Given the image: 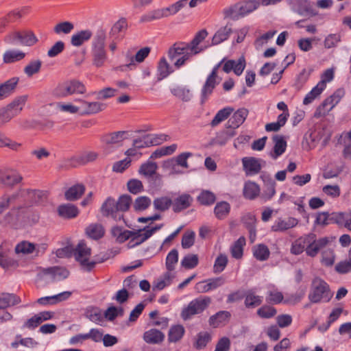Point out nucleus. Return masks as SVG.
I'll return each instance as SVG.
<instances>
[{
	"instance_id": "25",
	"label": "nucleus",
	"mask_w": 351,
	"mask_h": 351,
	"mask_svg": "<svg viewBox=\"0 0 351 351\" xmlns=\"http://www.w3.org/2000/svg\"><path fill=\"white\" fill-rule=\"evenodd\" d=\"M193 201L192 197L189 194H182L172 202L173 210L175 213H179L189 208Z\"/></svg>"
},
{
	"instance_id": "49",
	"label": "nucleus",
	"mask_w": 351,
	"mask_h": 351,
	"mask_svg": "<svg viewBox=\"0 0 351 351\" xmlns=\"http://www.w3.org/2000/svg\"><path fill=\"white\" fill-rule=\"evenodd\" d=\"M192 155L193 154L191 152H183L177 156L176 158L168 160V165H178V166L187 169L189 168L187 159L192 156Z\"/></svg>"
},
{
	"instance_id": "44",
	"label": "nucleus",
	"mask_w": 351,
	"mask_h": 351,
	"mask_svg": "<svg viewBox=\"0 0 351 351\" xmlns=\"http://www.w3.org/2000/svg\"><path fill=\"white\" fill-rule=\"evenodd\" d=\"M232 112L233 108L231 107L223 108L219 110L210 123L211 126H217L221 122L228 119Z\"/></svg>"
},
{
	"instance_id": "8",
	"label": "nucleus",
	"mask_w": 351,
	"mask_h": 351,
	"mask_svg": "<svg viewBox=\"0 0 351 351\" xmlns=\"http://www.w3.org/2000/svg\"><path fill=\"white\" fill-rule=\"evenodd\" d=\"M223 58L221 62L216 64L211 73L208 75L204 84L201 90V103L204 104L213 93L216 86L219 83L220 79L217 76V71L221 64L224 62Z\"/></svg>"
},
{
	"instance_id": "38",
	"label": "nucleus",
	"mask_w": 351,
	"mask_h": 351,
	"mask_svg": "<svg viewBox=\"0 0 351 351\" xmlns=\"http://www.w3.org/2000/svg\"><path fill=\"white\" fill-rule=\"evenodd\" d=\"M151 48L149 47H145L140 50H138L134 56L130 57V62L127 64L125 66L130 69H132L133 66H135L134 62L141 63L143 62L145 59L148 56L150 53Z\"/></svg>"
},
{
	"instance_id": "50",
	"label": "nucleus",
	"mask_w": 351,
	"mask_h": 351,
	"mask_svg": "<svg viewBox=\"0 0 351 351\" xmlns=\"http://www.w3.org/2000/svg\"><path fill=\"white\" fill-rule=\"evenodd\" d=\"M158 166L155 162L147 161L141 165L139 168L138 173L145 177H152L157 170Z\"/></svg>"
},
{
	"instance_id": "36",
	"label": "nucleus",
	"mask_w": 351,
	"mask_h": 351,
	"mask_svg": "<svg viewBox=\"0 0 351 351\" xmlns=\"http://www.w3.org/2000/svg\"><path fill=\"white\" fill-rule=\"evenodd\" d=\"M84 191L85 187L83 184L73 185L65 192V198L69 201H75L79 199Z\"/></svg>"
},
{
	"instance_id": "45",
	"label": "nucleus",
	"mask_w": 351,
	"mask_h": 351,
	"mask_svg": "<svg viewBox=\"0 0 351 351\" xmlns=\"http://www.w3.org/2000/svg\"><path fill=\"white\" fill-rule=\"evenodd\" d=\"M164 17H167V10L165 8L152 10L146 14L142 16L141 21L142 22H149L154 20H158Z\"/></svg>"
},
{
	"instance_id": "4",
	"label": "nucleus",
	"mask_w": 351,
	"mask_h": 351,
	"mask_svg": "<svg viewBox=\"0 0 351 351\" xmlns=\"http://www.w3.org/2000/svg\"><path fill=\"white\" fill-rule=\"evenodd\" d=\"M167 56L169 60L173 62V66L178 69L184 66L194 54L188 48L186 43L178 42L169 49Z\"/></svg>"
},
{
	"instance_id": "15",
	"label": "nucleus",
	"mask_w": 351,
	"mask_h": 351,
	"mask_svg": "<svg viewBox=\"0 0 351 351\" xmlns=\"http://www.w3.org/2000/svg\"><path fill=\"white\" fill-rule=\"evenodd\" d=\"M71 295V291H63L56 295L40 298L36 302L42 306L53 305L66 300Z\"/></svg>"
},
{
	"instance_id": "40",
	"label": "nucleus",
	"mask_w": 351,
	"mask_h": 351,
	"mask_svg": "<svg viewBox=\"0 0 351 351\" xmlns=\"http://www.w3.org/2000/svg\"><path fill=\"white\" fill-rule=\"evenodd\" d=\"M239 5H240V11L244 17L256 10L259 7L260 3L257 0H246L239 2Z\"/></svg>"
},
{
	"instance_id": "51",
	"label": "nucleus",
	"mask_w": 351,
	"mask_h": 351,
	"mask_svg": "<svg viewBox=\"0 0 351 351\" xmlns=\"http://www.w3.org/2000/svg\"><path fill=\"white\" fill-rule=\"evenodd\" d=\"M223 14L225 18H230L234 21L243 17L241 12L240 11V5H239V3L224 9Z\"/></svg>"
},
{
	"instance_id": "28",
	"label": "nucleus",
	"mask_w": 351,
	"mask_h": 351,
	"mask_svg": "<svg viewBox=\"0 0 351 351\" xmlns=\"http://www.w3.org/2000/svg\"><path fill=\"white\" fill-rule=\"evenodd\" d=\"M298 222V220L293 217H289L285 219H278L274 223L271 229L275 232L285 231L295 227Z\"/></svg>"
},
{
	"instance_id": "18",
	"label": "nucleus",
	"mask_w": 351,
	"mask_h": 351,
	"mask_svg": "<svg viewBox=\"0 0 351 351\" xmlns=\"http://www.w3.org/2000/svg\"><path fill=\"white\" fill-rule=\"evenodd\" d=\"M244 304L247 308H254L261 305L263 302V296L256 294L254 289H250L244 293Z\"/></svg>"
},
{
	"instance_id": "64",
	"label": "nucleus",
	"mask_w": 351,
	"mask_h": 351,
	"mask_svg": "<svg viewBox=\"0 0 351 351\" xmlns=\"http://www.w3.org/2000/svg\"><path fill=\"white\" fill-rule=\"evenodd\" d=\"M335 270L339 274H346L351 272V261L344 260L337 263Z\"/></svg>"
},
{
	"instance_id": "42",
	"label": "nucleus",
	"mask_w": 351,
	"mask_h": 351,
	"mask_svg": "<svg viewBox=\"0 0 351 351\" xmlns=\"http://www.w3.org/2000/svg\"><path fill=\"white\" fill-rule=\"evenodd\" d=\"M171 205V199L167 196L157 197L153 202L154 209L160 212L168 210Z\"/></svg>"
},
{
	"instance_id": "20",
	"label": "nucleus",
	"mask_w": 351,
	"mask_h": 351,
	"mask_svg": "<svg viewBox=\"0 0 351 351\" xmlns=\"http://www.w3.org/2000/svg\"><path fill=\"white\" fill-rule=\"evenodd\" d=\"M338 102L332 96L326 98L322 104L319 106L315 113L314 117L320 118L326 115L337 104Z\"/></svg>"
},
{
	"instance_id": "27",
	"label": "nucleus",
	"mask_w": 351,
	"mask_h": 351,
	"mask_svg": "<svg viewBox=\"0 0 351 351\" xmlns=\"http://www.w3.org/2000/svg\"><path fill=\"white\" fill-rule=\"evenodd\" d=\"M283 294L275 286L269 285L267 287L266 300L271 304H278L281 302L288 303L287 300H284Z\"/></svg>"
},
{
	"instance_id": "53",
	"label": "nucleus",
	"mask_w": 351,
	"mask_h": 351,
	"mask_svg": "<svg viewBox=\"0 0 351 351\" xmlns=\"http://www.w3.org/2000/svg\"><path fill=\"white\" fill-rule=\"evenodd\" d=\"M42 66V61L40 60H34L30 61L24 68V73L28 76L32 77L34 74L38 73Z\"/></svg>"
},
{
	"instance_id": "61",
	"label": "nucleus",
	"mask_w": 351,
	"mask_h": 351,
	"mask_svg": "<svg viewBox=\"0 0 351 351\" xmlns=\"http://www.w3.org/2000/svg\"><path fill=\"white\" fill-rule=\"evenodd\" d=\"M86 107L85 115H89L103 111L106 108V105L98 101H88Z\"/></svg>"
},
{
	"instance_id": "33",
	"label": "nucleus",
	"mask_w": 351,
	"mask_h": 351,
	"mask_svg": "<svg viewBox=\"0 0 351 351\" xmlns=\"http://www.w3.org/2000/svg\"><path fill=\"white\" fill-rule=\"evenodd\" d=\"M158 80H162L173 72V69L167 62L165 57L160 58L157 67Z\"/></svg>"
},
{
	"instance_id": "55",
	"label": "nucleus",
	"mask_w": 351,
	"mask_h": 351,
	"mask_svg": "<svg viewBox=\"0 0 351 351\" xmlns=\"http://www.w3.org/2000/svg\"><path fill=\"white\" fill-rule=\"evenodd\" d=\"M341 40V36L339 33L328 34L324 39V45L326 49H331L338 46Z\"/></svg>"
},
{
	"instance_id": "7",
	"label": "nucleus",
	"mask_w": 351,
	"mask_h": 351,
	"mask_svg": "<svg viewBox=\"0 0 351 351\" xmlns=\"http://www.w3.org/2000/svg\"><path fill=\"white\" fill-rule=\"evenodd\" d=\"M211 302L208 296H201L191 300L181 311L180 316L184 321L189 320L195 315L202 313Z\"/></svg>"
},
{
	"instance_id": "21",
	"label": "nucleus",
	"mask_w": 351,
	"mask_h": 351,
	"mask_svg": "<svg viewBox=\"0 0 351 351\" xmlns=\"http://www.w3.org/2000/svg\"><path fill=\"white\" fill-rule=\"evenodd\" d=\"M208 32L202 29L197 32L193 39L190 43H186L188 48L192 51V53L196 55L203 51V48L199 47V44L206 38Z\"/></svg>"
},
{
	"instance_id": "12",
	"label": "nucleus",
	"mask_w": 351,
	"mask_h": 351,
	"mask_svg": "<svg viewBox=\"0 0 351 351\" xmlns=\"http://www.w3.org/2000/svg\"><path fill=\"white\" fill-rule=\"evenodd\" d=\"M101 213L105 217H111L118 221L123 219V215L118 213L117 203L114 198L109 197L102 204Z\"/></svg>"
},
{
	"instance_id": "46",
	"label": "nucleus",
	"mask_w": 351,
	"mask_h": 351,
	"mask_svg": "<svg viewBox=\"0 0 351 351\" xmlns=\"http://www.w3.org/2000/svg\"><path fill=\"white\" fill-rule=\"evenodd\" d=\"M171 93L183 101H189L192 97L191 90L185 86H177L171 90Z\"/></svg>"
},
{
	"instance_id": "47",
	"label": "nucleus",
	"mask_w": 351,
	"mask_h": 351,
	"mask_svg": "<svg viewBox=\"0 0 351 351\" xmlns=\"http://www.w3.org/2000/svg\"><path fill=\"white\" fill-rule=\"evenodd\" d=\"M253 254L257 260L264 261L269 258L270 252L267 246L260 243L254 247Z\"/></svg>"
},
{
	"instance_id": "56",
	"label": "nucleus",
	"mask_w": 351,
	"mask_h": 351,
	"mask_svg": "<svg viewBox=\"0 0 351 351\" xmlns=\"http://www.w3.org/2000/svg\"><path fill=\"white\" fill-rule=\"evenodd\" d=\"M151 203L152 201L149 197L147 196H141L135 199L133 207L136 211H143L149 208Z\"/></svg>"
},
{
	"instance_id": "39",
	"label": "nucleus",
	"mask_w": 351,
	"mask_h": 351,
	"mask_svg": "<svg viewBox=\"0 0 351 351\" xmlns=\"http://www.w3.org/2000/svg\"><path fill=\"white\" fill-rule=\"evenodd\" d=\"M211 340V335L208 332L202 331L197 334L193 347L197 350L204 348L208 343Z\"/></svg>"
},
{
	"instance_id": "1",
	"label": "nucleus",
	"mask_w": 351,
	"mask_h": 351,
	"mask_svg": "<svg viewBox=\"0 0 351 351\" xmlns=\"http://www.w3.org/2000/svg\"><path fill=\"white\" fill-rule=\"evenodd\" d=\"M73 258L77 262L82 269L90 272L99 263H103L109 258V256L104 254L102 257L99 256H91V249L88 247L86 243H78L74 246Z\"/></svg>"
},
{
	"instance_id": "37",
	"label": "nucleus",
	"mask_w": 351,
	"mask_h": 351,
	"mask_svg": "<svg viewBox=\"0 0 351 351\" xmlns=\"http://www.w3.org/2000/svg\"><path fill=\"white\" fill-rule=\"evenodd\" d=\"M58 211L60 216L69 219L74 218L78 214L77 208L70 204L60 205Z\"/></svg>"
},
{
	"instance_id": "58",
	"label": "nucleus",
	"mask_w": 351,
	"mask_h": 351,
	"mask_svg": "<svg viewBox=\"0 0 351 351\" xmlns=\"http://www.w3.org/2000/svg\"><path fill=\"white\" fill-rule=\"evenodd\" d=\"M257 315L263 319H270L274 317L276 313V309L269 305H263L257 310Z\"/></svg>"
},
{
	"instance_id": "52",
	"label": "nucleus",
	"mask_w": 351,
	"mask_h": 351,
	"mask_svg": "<svg viewBox=\"0 0 351 351\" xmlns=\"http://www.w3.org/2000/svg\"><path fill=\"white\" fill-rule=\"evenodd\" d=\"M175 277L173 272L167 271L164 276L158 279L154 285V289L158 290H162L165 287L169 286Z\"/></svg>"
},
{
	"instance_id": "34",
	"label": "nucleus",
	"mask_w": 351,
	"mask_h": 351,
	"mask_svg": "<svg viewBox=\"0 0 351 351\" xmlns=\"http://www.w3.org/2000/svg\"><path fill=\"white\" fill-rule=\"evenodd\" d=\"M260 193L259 186L254 182L247 181L243 187V196L249 199H254Z\"/></svg>"
},
{
	"instance_id": "57",
	"label": "nucleus",
	"mask_w": 351,
	"mask_h": 351,
	"mask_svg": "<svg viewBox=\"0 0 351 351\" xmlns=\"http://www.w3.org/2000/svg\"><path fill=\"white\" fill-rule=\"evenodd\" d=\"M178 261V252L176 250H172L169 252L166 258V267L168 271L172 272Z\"/></svg>"
},
{
	"instance_id": "48",
	"label": "nucleus",
	"mask_w": 351,
	"mask_h": 351,
	"mask_svg": "<svg viewBox=\"0 0 351 351\" xmlns=\"http://www.w3.org/2000/svg\"><path fill=\"white\" fill-rule=\"evenodd\" d=\"M230 317V313L226 311H221L212 315L209 318V324L213 327H217L220 324L228 320Z\"/></svg>"
},
{
	"instance_id": "35",
	"label": "nucleus",
	"mask_w": 351,
	"mask_h": 351,
	"mask_svg": "<svg viewBox=\"0 0 351 351\" xmlns=\"http://www.w3.org/2000/svg\"><path fill=\"white\" fill-rule=\"evenodd\" d=\"M185 329L182 325L171 326L168 333V340L171 343H176L183 337Z\"/></svg>"
},
{
	"instance_id": "62",
	"label": "nucleus",
	"mask_w": 351,
	"mask_h": 351,
	"mask_svg": "<svg viewBox=\"0 0 351 351\" xmlns=\"http://www.w3.org/2000/svg\"><path fill=\"white\" fill-rule=\"evenodd\" d=\"M38 39L35 34L32 32H21L20 43L26 46H32Z\"/></svg>"
},
{
	"instance_id": "31",
	"label": "nucleus",
	"mask_w": 351,
	"mask_h": 351,
	"mask_svg": "<svg viewBox=\"0 0 351 351\" xmlns=\"http://www.w3.org/2000/svg\"><path fill=\"white\" fill-rule=\"evenodd\" d=\"M21 302L19 297L13 293H3L0 294V310Z\"/></svg>"
},
{
	"instance_id": "59",
	"label": "nucleus",
	"mask_w": 351,
	"mask_h": 351,
	"mask_svg": "<svg viewBox=\"0 0 351 351\" xmlns=\"http://www.w3.org/2000/svg\"><path fill=\"white\" fill-rule=\"evenodd\" d=\"M228 264V258L227 256L223 254H219L217 258L215 259V261L213 265V272L215 274H219L222 272L226 265Z\"/></svg>"
},
{
	"instance_id": "60",
	"label": "nucleus",
	"mask_w": 351,
	"mask_h": 351,
	"mask_svg": "<svg viewBox=\"0 0 351 351\" xmlns=\"http://www.w3.org/2000/svg\"><path fill=\"white\" fill-rule=\"evenodd\" d=\"M67 243L68 244L66 246L59 248L55 251V254L58 258H69L73 257L74 245L70 243Z\"/></svg>"
},
{
	"instance_id": "63",
	"label": "nucleus",
	"mask_w": 351,
	"mask_h": 351,
	"mask_svg": "<svg viewBox=\"0 0 351 351\" xmlns=\"http://www.w3.org/2000/svg\"><path fill=\"white\" fill-rule=\"evenodd\" d=\"M74 28V25L72 23L69 21H64L58 23L53 28V31L57 34H69Z\"/></svg>"
},
{
	"instance_id": "32",
	"label": "nucleus",
	"mask_w": 351,
	"mask_h": 351,
	"mask_svg": "<svg viewBox=\"0 0 351 351\" xmlns=\"http://www.w3.org/2000/svg\"><path fill=\"white\" fill-rule=\"evenodd\" d=\"M25 53L18 49H9L5 51L3 55V61L5 64H11L23 60Z\"/></svg>"
},
{
	"instance_id": "26",
	"label": "nucleus",
	"mask_w": 351,
	"mask_h": 351,
	"mask_svg": "<svg viewBox=\"0 0 351 351\" xmlns=\"http://www.w3.org/2000/svg\"><path fill=\"white\" fill-rule=\"evenodd\" d=\"M165 335L160 330L152 328L145 331L143 334L144 341L149 344H158L163 341Z\"/></svg>"
},
{
	"instance_id": "23",
	"label": "nucleus",
	"mask_w": 351,
	"mask_h": 351,
	"mask_svg": "<svg viewBox=\"0 0 351 351\" xmlns=\"http://www.w3.org/2000/svg\"><path fill=\"white\" fill-rule=\"evenodd\" d=\"M272 140L274 146V151L271 152L270 156L273 159H277L285 153L287 148V142L282 136L277 134L273 136Z\"/></svg>"
},
{
	"instance_id": "10",
	"label": "nucleus",
	"mask_w": 351,
	"mask_h": 351,
	"mask_svg": "<svg viewBox=\"0 0 351 351\" xmlns=\"http://www.w3.org/2000/svg\"><path fill=\"white\" fill-rule=\"evenodd\" d=\"M225 283V278L222 276L210 278L199 282L195 285L198 293H208L221 287Z\"/></svg>"
},
{
	"instance_id": "11",
	"label": "nucleus",
	"mask_w": 351,
	"mask_h": 351,
	"mask_svg": "<svg viewBox=\"0 0 351 351\" xmlns=\"http://www.w3.org/2000/svg\"><path fill=\"white\" fill-rule=\"evenodd\" d=\"M262 162L265 164V162L261 158H256L254 157L243 158L242 164L246 176L258 174L261 170Z\"/></svg>"
},
{
	"instance_id": "29",
	"label": "nucleus",
	"mask_w": 351,
	"mask_h": 351,
	"mask_svg": "<svg viewBox=\"0 0 351 351\" xmlns=\"http://www.w3.org/2000/svg\"><path fill=\"white\" fill-rule=\"evenodd\" d=\"M93 33L90 29L81 30L73 34L71 44L74 47H80L90 39Z\"/></svg>"
},
{
	"instance_id": "2",
	"label": "nucleus",
	"mask_w": 351,
	"mask_h": 351,
	"mask_svg": "<svg viewBox=\"0 0 351 351\" xmlns=\"http://www.w3.org/2000/svg\"><path fill=\"white\" fill-rule=\"evenodd\" d=\"M162 225L160 226H149L139 229L136 231H130L124 230L123 228L116 226L111 228L110 233L112 237L117 240V241H126L132 238V241L140 239V241H145L148 239L156 231L160 229Z\"/></svg>"
},
{
	"instance_id": "30",
	"label": "nucleus",
	"mask_w": 351,
	"mask_h": 351,
	"mask_svg": "<svg viewBox=\"0 0 351 351\" xmlns=\"http://www.w3.org/2000/svg\"><path fill=\"white\" fill-rule=\"evenodd\" d=\"M231 33V25L227 24L226 26L219 28L213 37L212 44L216 45L221 43L229 38Z\"/></svg>"
},
{
	"instance_id": "43",
	"label": "nucleus",
	"mask_w": 351,
	"mask_h": 351,
	"mask_svg": "<svg viewBox=\"0 0 351 351\" xmlns=\"http://www.w3.org/2000/svg\"><path fill=\"white\" fill-rule=\"evenodd\" d=\"M230 211V205L229 203L224 201L218 202L214 208L215 215L219 219H222L226 217Z\"/></svg>"
},
{
	"instance_id": "13",
	"label": "nucleus",
	"mask_w": 351,
	"mask_h": 351,
	"mask_svg": "<svg viewBox=\"0 0 351 351\" xmlns=\"http://www.w3.org/2000/svg\"><path fill=\"white\" fill-rule=\"evenodd\" d=\"M43 273L48 276L53 281H61L67 278L70 274L69 271L64 267L53 266L45 268Z\"/></svg>"
},
{
	"instance_id": "22",
	"label": "nucleus",
	"mask_w": 351,
	"mask_h": 351,
	"mask_svg": "<svg viewBox=\"0 0 351 351\" xmlns=\"http://www.w3.org/2000/svg\"><path fill=\"white\" fill-rule=\"evenodd\" d=\"M126 133L125 131H119L107 134L101 137V141L106 146L110 147L111 145H116L121 143L125 138V135Z\"/></svg>"
},
{
	"instance_id": "3",
	"label": "nucleus",
	"mask_w": 351,
	"mask_h": 351,
	"mask_svg": "<svg viewBox=\"0 0 351 351\" xmlns=\"http://www.w3.org/2000/svg\"><path fill=\"white\" fill-rule=\"evenodd\" d=\"M106 34L103 29H98L92 41L93 64L96 67L104 65L108 56L105 49Z\"/></svg>"
},
{
	"instance_id": "41",
	"label": "nucleus",
	"mask_w": 351,
	"mask_h": 351,
	"mask_svg": "<svg viewBox=\"0 0 351 351\" xmlns=\"http://www.w3.org/2000/svg\"><path fill=\"white\" fill-rule=\"evenodd\" d=\"M322 265L326 267H331L334 265L335 261V254L333 250L324 245V248L322 250Z\"/></svg>"
},
{
	"instance_id": "14",
	"label": "nucleus",
	"mask_w": 351,
	"mask_h": 351,
	"mask_svg": "<svg viewBox=\"0 0 351 351\" xmlns=\"http://www.w3.org/2000/svg\"><path fill=\"white\" fill-rule=\"evenodd\" d=\"M287 3L293 12L301 16L308 14L312 11L310 1L308 0H287Z\"/></svg>"
},
{
	"instance_id": "54",
	"label": "nucleus",
	"mask_w": 351,
	"mask_h": 351,
	"mask_svg": "<svg viewBox=\"0 0 351 351\" xmlns=\"http://www.w3.org/2000/svg\"><path fill=\"white\" fill-rule=\"evenodd\" d=\"M116 203L118 213H119V212H125L130 207L132 204V197L130 195L127 194L122 195L119 197Z\"/></svg>"
},
{
	"instance_id": "16",
	"label": "nucleus",
	"mask_w": 351,
	"mask_h": 351,
	"mask_svg": "<svg viewBox=\"0 0 351 351\" xmlns=\"http://www.w3.org/2000/svg\"><path fill=\"white\" fill-rule=\"evenodd\" d=\"M22 180L21 176L14 170L1 171L0 183L5 186H12L19 183Z\"/></svg>"
},
{
	"instance_id": "19",
	"label": "nucleus",
	"mask_w": 351,
	"mask_h": 351,
	"mask_svg": "<svg viewBox=\"0 0 351 351\" xmlns=\"http://www.w3.org/2000/svg\"><path fill=\"white\" fill-rule=\"evenodd\" d=\"M19 81V77H14L0 84V100L7 98L14 92Z\"/></svg>"
},
{
	"instance_id": "6",
	"label": "nucleus",
	"mask_w": 351,
	"mask_h": 351,
	"mask_svg": "<svg viewBox=\"0 0 351 351\" xmlns=\"http://www.w3.org/2000/svg\"><path fill=\"white\" fill-rule=\"evenodd\" d=\"M84 84L79 80H71L59 84L54 89L53 94L59 98L86 93Z\"/></svg>"
},
{
	"instance_id": "5",
	"label": "nucleus",
	"mask_w": 351,
	"mask_h": 351,
	"mask_svg": "<svg viewBox=\"0 0 351 351\" xmlns=\"http://www.w3.org/2000/svg\"><path fill=\"white\" fill-rule=\"evenodd\" d=\"M332 294L328 284L319 278H315L311 285L308 300L312 303L328 302Z\"/></svg>"
},
{
	"instance_id": "24",
	"label": "nucleus",
	"mask_w": 351,
	"mask_h": 351,
	"mask_svg": "<svg viewBox=\"0 0 351 351\" xmlns=\"http://www.w3.org/2000/svg\"><path fill=\"white\" fill-rule=\"evenodd\" d=\"M85 233L89 239L99 240L104 237L105 229L101 223H91L86 228Z\"/></svg>"
},
{
	"instance_id": "17",
	"label": "nucleus",
	"mask_w": 351,
	"mask_h": 351,
	"mask_svg": "<svg viewBox=\"0 0 351 351\" xmlns=\"http://www.w3.org/2000/svg\"><path fill=\"white\" fill-rule=\"evenodd\" d=\"M247 115L248 110L246 108H239L228 120L227 123L228 128L233 129L239 128L245 121Z\"/></svg>"
},
{
	"instance_id": "9",
	"label": "nucleus",
	"mask_w": 351,
	"mask_h": 351,
	"mask_svg": "<svg viewBox=\"0 0 351 351\" xmlns=\"http://www.w3.org/2000/svg\"><path fill=\"white\" fill-rule=\"evenodd\" d=\"M25 101V97H19L8 105L6 108L0 109V124L8 122L20 113Z\"/></svg>"
}]
</instances>
